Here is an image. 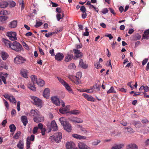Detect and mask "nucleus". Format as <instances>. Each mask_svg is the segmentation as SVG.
Masks as SVG:
<instances>
[{
	"label": "nucleus",
	"instance_id": "nucleus-29",
	"mask_svg": "<svg viewBox=\"0 0 149 149\" xmlns=\"http://www.w3.org/2000/svg\"><path fill=\"white\" fill-rule=\"evenodd\" d=\"M75 138L79 140H85L86 139V137L85 136L75 134Z\"/></svg>",
	"mask_w": 149,
	"mask_h": 149
},
{
	"label": "nucleus",
	"instance_id": "nucleus-21",
	"mask_svg": "<svg viewBox=\"0 0 149 149\" xmlns=\"http://www.w3.org/2000/svg\"><path fill=\"white\" fill-rule=\"evenodd\" d=\"M83 56V53L80 50L75 49V58H81Z\"/></svg>",
	"mask_w": 149,
	"mask_h": 149
},
{
	"label": "nucleus",
	"instance_id": "nucleus-38",
	"mask_svg": "<svg viewBox=\"0 0 149 149\" xmlns=\"http://www.w3.org/2000/svg\"><path fill=\"white\" fill-rule=\"evenodd\" d=\"M28 87L31 90L33 91H35L36 90V87L32 85L31 84H29V85H28Z\"/></svg>",
	"mask_w": 149,
	"mask_h": 149
},
{
	"label": "nucleus",
	"instance_id": "nucleus-60",
	"mask_svg": "<svg viewBox=\"0 0 149 149\" xmlns=\"http://www.w3.org/2000/svg\"><path fill=\"white\" fill-rule=\"evenodd\" d=\"M4 96L6 99H8L9 100H10V98H11V96L9 95L8 94H5V95H4Z\"/></svg>",
	"mask_w": 149,
	"mask_h": 149
},
{
	"label": "nucleus",
	"instance_id": "nucleus-30",
	"mask_svg": "<svg viewBox=\"0 0 149 149\" xmlns=\"http://www.w3.org/2000/svg\"><path fill=\"white\" fill-rule=\"evenodd\" d=\"M123 146L124 145L123 144L115 145L112 147L111 149H122Z\"/></svg>",
	"mask_w": 149,
	"mask_h": 149
},
{
	"label": "nucleus",
	"instance_id": "nucleus-58",
	"mask_svg": "<svg viewBox=\"0 0 149 149\" xmlns=\"http://www.w3.org/2000/svg\"><path fill=\"white\" fill-rule=\"evenodd\" d=\"M3 101L4 102L5 106L7 108H8L9 107V106L8 102L5 99H3Z\"/></svg>",
	"mask_w": 149,
	"mask_h": 149
},
{
	"label": "nucleus",
	"instance_id": "nucleus-51",
	"mask_svg": "<svg viewBox=\"0 0 149 149\" xmlns=\"http://www.w3.org/2000/svg\"><path fill=\"white\" fill-rule=\"evenodd\" d=\"M56 17L58 21H59L62 18V15L60 13H59L56 15Z\"/></svg>",
	"mask_w": 149,
	"mask_h": 149
},
{
	"label": "nucleus",
	"instance_id": "nucleus-4",
	"mask_svg": "<svg viewBox=\"0 0 149 149\" xmlns=\"http://www.w3.org/2000/svg\"><path fill=\"white\" fill-rule=\"evenodd\" d=\"M11 46V49L19 52H20L22 49L21 45L16 41L14 42Z\"/></svg>",
	"mask_w": 149,
	"mask_h": 149
},
{
	"label": "nucleus",
	"instance_id": "nucleus-24",
	"mask_svg": "<svg viewBox=\"0 0 149 149\" xmlns=\"http://www.w3.org/2000/svg\"><path fill=\"white\" fill-rule=\"evenodd\" d=\"M9 3L6 1H3L0 2V8H5L8 6Z\"/></svg>",
	"mask_w": 149,
	"mask_h": 149
},
{
	"label": "nucleus",
	"instance_id": "nucleus-25",
	"mask_svg": "<svg viewBox=\"0 0 149 149\" xmlns=\"http://www.w3.org/2000/svg\"><path fill=\"white\" fill-rule=\"evenodd\" d=\"M79 65L84 69L87 68L88 67V65L84 64L82 59H80L79 60Z\"/></svg>",
	"mask_w": 149,
	"mask_h": 149
},
{
	"label": "nucleus",
	"instance_id": "nucleus-32",
	"mask_svg": "<svg viewBox=\"0 0 149 149\" xmlns=\"http://www.w3.org/2000/svg\"><path fill=\"white\" fill-rule=\"evenodd\" d=\"M27 71L24 70L21 72V74L24 77L26 78H27Z\"/></svg>",
	"mask_w": 149,
	"mask_h": 149
},
{
	"label": "nucleus",
	"instance_id": "nucleus-62",
	"mask_svg": "<svg viewBox=\"0 0 149 149\" xmlns=\"http://www.w3.org/2000/svg\"><path fill=\"white\" fill-rule=\"evenodd\" d=\"M80 10L82 12H85L86 9L84 6H82L80 8Z\"/></svg>",
	"mask_w": 149,
	"mask_h": 149
},
{
	"label": "nucleus",
	"instance_id": "nucleus-39",
	"mask_svg": "<svg viewBox=\"0 0 149 149\" xmlns=\"http://www.w3.org/2000/svg\"><path fill=\"white\" fill-rule=\"evenodd\" d=\"M21 132L20 131H18L15 135L13 137L16 139H17L19 138V136L21 135Z\"/></svg>",
	"mask_w": 149,
	"mask_h": 149
},
{
	"label": "nucleus",
	"instance_id": "nucleus-2",
	"mask_svg": "<svg viewBox=\"0 0 149 149\" xmlns=\"http://www.w3.org/2000/svg\"><path fill=\"white\" fill-rule=\"evenodd\" d=\"M31 78L33 84H37L38 86L42 87L45 84V81L40 78L38 79L35 75H32Z\"/></svg>",
	"mask_w": 149,
	"mask_h": 149
},
{
	"label": "nucleus",
	"instance_id": "nucleus-49",
	"mask_svg": "<svg viewBox=\"0 0 149 149\" xmlns=\"http://www.w3.org/2000/svg\"><path fill=\"white\" fill-rule=\"evenodd\" d=\"M9 100L10 102H13L14 103H16V102L15 98L13 96H11V98H10V100Z\"/></svg>",
	"mask_w": 149,
	"mask_h": 149
},
{
	"label": "nucleus",
	"instance_id": "nucleus-40",
	"mask_svg": "<svg viewBox=\"0 0 149 149\" xmlns=\"http://www.w3.org/2000/svg\"><path fill=\"white\" fill-rule=\"evenodd\" d=\"M83 122V120L80 118L75 117V123H81Z\"/></svg>",
	"mask_w": 149,
	"mask_h": 149
},
{
	"label": "nucleus",
	"instance_id": "nucleus-52",
	"mask_svg": "<svg viewBox=\"0 0 149 149\" xmlns=\"http://www.w3.org/2000/svg\"><path fill=\"white\" fill-rule=\"evenodd\" d=\"M90 90H92L91 89H88L87 90H82V91H80V92H86L88 93H90L92 92Z\"/></svg>",
	"mask_w": 149,
	"mask_h": 149
},
{
	"label": "nucleus",
	"instance_id": "nucleus-3",
	"mask_svg": "<svg viewBox=\"0 0 149 149\" xmlns=\"http://www.w3.org/2000/svg\"><path fill=\"white\" fill-rule=\"evenodd\" d=\"M59 120L64 130L68 132H70L71 130L70 125L65 120V118L63 117H61L59 118Z\"/></svg>",
	"mask_w": 149,
	"mask_h": 149
},
{
	"label": "nucleus",
	"instance_id": "nucleus-56",
	"mask_svg": "<svg viewBox=\"0 0 149 149\" xmlns=\"http://www.w3.org/2000/svg\"><path fill=\"white\" fill-rule=\"evenodd\" d=\"M106 65L107 66H110L111 67V69H112V66L111 64V60H110L107 61L106 63Z\"/></svg>",
	"mask_w": 149,
	"mask_h": 149
},
{
	"label": "nucleus",
	"instance_id": "nucleus-27",
	"mask_svg": "<svg viewBox=\"0 0 149 149\" xmlns=\"http://www.w3.org/2000/svg\"><path fill=\"white\" fill-rule=\"evenodd\" d=\"M1 54L3 60H6L8 57V54L5 52H1Z\"/></svg>",
	"mask_w": 149,
	"mask_h": 149
},
{
	"label": "nucleus",
	"instance_id": "nucleus-57",
	"mask_svg": "<svg viewBox=\"0 0 149 149\" xmlns=\"http://www.w3.org/2000/svg\"><path fill=\"white\" fill-rule=\"evenodd\" d=\"M132 81L128 82L127 84V85L129 86L131 88L132 90H133L134 88L133 86H132Z\"/></svg>",
	"mask_w": 149,
	"mask_h": 149
},
{
	"label": "nucleus",
	"instance_id": "nucleus-7",
	"mask_svg": "<svg viewBox=\"0 0 149 149\" xmlns=\"http://www.w3.org/2000/svg\"><path fill=\"white\" fill-rule=\"evenodd\" d=\"M6 36L8 37L9 39L12 41H15L17 40V33L15 32H8Z\"/></svg>",
	"mask_w": 149,
	"mask_h": 149
},
{
	"label": "nucleus",
	"instance_id": "nucleus-18",
	"mask_svg": "<svg viewBox=\"0 0 149 149\" xmlns=\"http://www.w3.org/2000/svg\"><path fill=\"white\" fill-rule=\"evenodd\" d=\"M8 75V74L6 73H3L2 72H0V78H1L5 84H6L7 83L6 78L7 77Z\"/></svg>",
	"mask_w": 149,
	"mask_h": 149
},
{
	"label": "nucleus",
	"instance_id": "nucleus-1",
	"mask_svg": "<svg viewBox=\"0 0 149 149\" xmlns=\"http://www.w3.org/2000/svg\"><path fill=\"white\" fill-rule=\"evenodd\" d=\"M30 115L34 117L33 120L35 122H42L44 120V118L41 116L40 112L37 109H31Z\"/></svg>",
	"mask_w": 149,
	"mask_h": 149
},
{
	"label": "nucleus",
	"instance_id": "nucleus-53",
	"mask_svg": "<svg viewBox=\"0 0 149 149\" xmlns=\"http://www.w3.org/2000/svg\"><path fill=\"white\" fill-rule=\"evenodd\" d=\"M143 39H148L149 38V35L148 34H145L144 33L143 35Z\"/></svg>",
	"mask_w": 149,
	"mask_h": 149
},
{
	"label": "nucleus",
	"instance_id": "nucleus-5",
	"mask_svg": "<svg viewBox=\"0 0 149 149\" xmlns=\"http://www.w3.org/2000/svg\"><path fill=\"white\" fill-rule=\"evenodd\" d=\"M31 98L34 101V104L38 107L41 108L42 107V101L38 98L34 96H31Z\"/></svg>",
	"mask_w": 149,
	"mask_h": 149
},
{
	"label": "nucleus",
	"instance_id": "nucleus-43",
	"mask_svg": "<svg viewBox=\"0 0 149 149\" xmlns=\"http://www.w3.org/2000/svg\"><path fill=\"white\" fill-rule=\"evenodd\" d=\"M115 92L114 89L113 87H111L110 89L107 91V93H114Z\"/></svg>",
	"mask_w": 149,
	"mask_h": 149
},
{
	"label": "nucleus",
	"instance_id": "nucleus-33",
	"mask_svg": "<svg viewBox=\"0 0 149 149\" xmlns=\"http://www.w3.org/2000/svg\"><path fill=\"white\" fill-rule=\"evenodd\" d=\"M134 125L137 128H139L142 126L141 122L139 121H135L134 122Z\"/></svg>",
	"mask_w": 149,
	"mask_h": 149
},
{
	"label": "nucleus",
	"instance_id": "nucleus-37",
	"mask_svg": "<svg viewBox=\"0 0 149 149\" xmlns=\"http://www.w3.org/2000/svg\"><path fill=\"white\" fill-rule=\"evenodd\" d=\"M125 129L127 130V132L130 133H133L134 132L133 129L130 127H125Z\"/></svg>",
	"mask_w": 149,
	"mask_h": 149
},
{
	"label": "nucleus",
	"instance_id": "nucleus-36",
	"mask_svg": "<svg viewBox=\"0 0 149 149\" xmlns=\"http://www.w3.org/2000/svg\"><path fill=\"white\" fill-rule=\"evenodd\" d=\"M29 137H27L26 139V149H29L30 147L31 142L29 141Z\"/></svg>",
	"mask_w": 149,
	"mask_h": 149
},
{
	"label": "nucleus",
	"instance_id": "nucleus-26",
	"mask_svg": "<svg viewBox=\"0 0 149 149\" xmlns=\"http://www.w3.org/2000/svg\"><path fill=\"white\" fill-rule=\"evenodd\" d=\"M21 120L24 125L26 126L28 123V119L26 116H23L21 117Z\"/></svg>",
	"mask_w": 149,
	"mask_h": 149
},
{
	"label": "nucleus",
	"instance_id": "nucleus-42",
	"mask_svg": "<svg viewBox=\"0 0 149 149\" xmlns=\"http://www.w3.org/2000/svg\"><path fill=\"white\" fill-rule=\"evenodd\" d=\"M100 142V140H97L94 141L92 142V145L93 146H97Z\"/></svg>",
	"mask_w": 149,
	"mask_h": 149
},
{
	"label": "nucleus",
	"instance_id": "nucleus-17",
	"mask_svg": "<svg viewBox=\"0 0 149 149\" xmlns=\"http://www.w3.org/2000/svg\"><path fill=\"white\" fill-rule=\"evenodd\" d=\"M82 95L85 98L91 102H95V99L90 95H89L87 94H82Z\"/></svg>",
	"mask_w": 149,
	"mask_h": 149
},
{
	"label": "nucleus",
	"instance_id": "nucleus-22",
	"mask_svg": "<svg viewBox=\"0 0 149 149\" xmlns=\"http://www.w3.org/2000/svg\"><path fill=\"white\" fill-rule=\"evenodd\" d=\"M17 148L19 149H24V142L22 140H20L17 145Z\"/></svg>",
	"mask_w": 149,
	"mask_h": 149
},
{
	"label": "nucleus",
	"instance_id": "nucleus-28",
	"mask_svg": "<svg viewBox=\"0 0 149 149\" xmlns=\"http://www.w3.org/2000/svg\"><path fill=\"white\" fill-rule=\"evenodd\" d=\"M139 90L140 91L144 90L145 92H148L149 91L148 87L146 86H145L144 85H143L140 87L139 88Z\"/></svg>",
	"mask_w": 149,
	"mask_h": 149
},
{
	"label": "nucleus",
	"instance_id": "nucleus-41",
	"mask_svg": "<svg viewBox=\"0 0 149 149\" xmlns=\"http://www.w3.org/2000/svg\"><path fill=\"white\" fill-rule=\"evenodd\" d=\"M95 66L97 68H102L101 65L100 64L99 62H96L95 63Z\"/></svg>",
	"mask_w": 149,
	"mask_h": 149
},
{
	"label": "nucleus",
	"instance_id": "nucleus-15",
	"mask_svg": "<svg viewBox=\"0 0 149 149\" xmlns=\"http://www.w3.org/2000/svg\"><path fill=\"white\" fill-rule=\"evenodd\" d=\"M74 143L72 141L67 142L65 145L66 149H74Z\"/></svg>",
	"mask_w": 149,
	"mask_h": 149
},
{
	"label": "nucleus",
	"instance_id": "nucleus-63",
	"mask_svg": "<svg viewBox=\"0 0 149 149\" xmlns=\"http://www.w3.org/2000/svg\"><path fill=\"white\" fill-rule=\"evenodd\" d=\"M74 63H71L68 66V68L70 69H72L74 68Z\"/></svg>",
	"mask_w": 149,
	"mask_h": 149
},
{
	"label": "nucleus",
	"instance_id": "nucleus-45",
	"mask_svg": "<svg viewBox=\"0 0 149 149\" xmlns=\"http://www.w3.org/2000/svg\"><path fill=\"white\" fill-rule=\"evenodd\" d=\"M42 24V23L41 22H37L36 23V25H35V27L37 28L40 26Z\"/></svg>",
	"mask_w": 149,
	"mask_h": 149
},
{
	"label": "nucleus",
	"instance_id": "nucleus-14",
	"mask_svg": "<svg viewBox=\"0 0 149 149\" xmlns=\"http://www.w3.org/2000/svg\"><path fill=\"white\" fill-rule=\"evenodd\" d=\"M72 52L71 51L68 53L67 56L65 57V61L66 62H68L71 61L73 57V55L72 54Z\"/></svg>",
	"mask_w": 149,
	"mask_h": 149
},
{
	"label": "nucleus",
	"instance_id": "nucleus-19",
	"mask_svg": "<svg viewBox=\"0 0 149 149\" xmlns=\"http://www.w3.org/2000/svg\"><path fill=\"white\" fill-rule=\"evenodd\" d=\"M64 57L63 54L61 53H58L55 55V59L58 61L62 60Z\"/></svg>",
	"mask_w": 149,
	"mask_h": 149
},
{
	"label": "nucleus",
	"instance_id": "nucleus-35",
	"mask_svg": "<svg viewBox=\"0 0 149 149\" xmlns=\"http://www.w3.org/2000/svg\"><path fill=\"white\" fill-rule=\"evenodd\" d=\"M8 14V12L6 10H2L0 11V14L1 15H6Z\"/></svg>",
	"mask_w": 149,
	"mask_h": 149
},
{
	"label": "nucleus",
	"instance_id": "nucleus-10",
	"mask_svg": "<svg viewBox=\"0 0 149 149\" xmlns=\"http://www.w3.org/2000/svg\"><path fill=\"white\" fill-rule=\"evenodd\" d=\"M47 126L50 129V130L51 129H52L53 131H55L58 130V127L55 121L54 120L51 122L50 125H49V123H48Z\"/></svg>",
	"mask_w": 149,
	"mask_h": 149
},
{
	"label": "nucleus",
	"instance_id": "nucleus-16",
	"mask_svg": "<svg viewBox=\"0 0 149 149\" xmlns=\"http://www.w3.org/2000/svg\"><path fill=\"white\" fill-rule=\"evenodd\" d=\"M5 46L7 47L10 48L12 43L9 40L3 38L1 40Z\"/></svg>",
	"mask_w": 149,
	"mask_h": 149
},
{
	"label": "nucleus",
	"instance_id": "nucleus-34",
	"mask_svg": "<svg viewBox=\"0 0 149 149\" xmlns=\"http://www.w3.org/2000/svg\"><path fill=\"white\" fill-rule=\"evenodd\" d=\"M141 36L139 34H136L133 36L132 39L134 40H139L141 38Z\"/></svg>",
	"mask_w": 149,
	"mask_h": 149
},
{
	"label": "nucleus",
	"instance_id": "nucleus-64",
	"mask_svg": "<svg viewBox=\"0 0 149 149\" xmlns=\"http://www.w3.org/2000/svg\"><path fill=\"white\" fill-rule=\"evenodd\" d=\"M148 58L145 59L142 61V65H145L147 63V62H148Z\"/></svg>",
	"mask_w": 149,
	"mask_h": 149
},
{
	"label": "nucleus",
	"instance_id": "nucleus-13",
	"mask_svg": "<svg viewBox=\"0 0 149 149\" xmlns=\"http://www.w3.org/2000/svg\"><path fill=\"white\" fill-rule=\"evenodd\" d=\"M59 112L60 113L62 114H65L66 113H68L70 115L72 114H74V110H73L72 111H70L69 112L67 111V108H61L59 110Z\"/></svg>",
	"mask_w": 149,
	"mask_h": 149
},
{
	"label": "nucleus",
	"instance_id": "nucleus-6",
	"mask_svg": "<svg viewBox=\"0 0 149 149\" xmlns=\"http://www.w3.org/2000/svg\"><path fill=\"white\" fill-rule=\"evenodd\" d=\"M26 61V58L22 56H17L14 59V62L17 64H22L24 63Z\"/></svg>",
	"mask_w": 149,
	"mask_h": 149
},
{
	"label": "nucleus",
	"instance_id": "nucleus-11",
	"mask_svg": "<svg viewBox=\"0 0 149 149\" xmlns=\"http://www.w3.org/2000/svg\"><path fill=\"white\" fill-rule=\"evenodd\" d=\"M55 141L57 143L61 142L62 138V134L61 132H58L55 134Z\"/></svg>",
	"mask_w": 149,
	"mask_h": 149
},
{
	"label": "nucleus",
	"instance_id": "nucleus-61",
	"mask_svg": "<svg viewBox=\"0 0 149 149\" xmlns=\"http://www.w3.org/2000/svg\"><path fill=\"white\" fill-rule=\"evenodd\" d=\"M7 123V121H6V119L3 120L2 122L1 123L3 127H5L6 124Z\"/></svg>",
	"mask_w": 149,
	"mask_h": 149
},
{
	"label": "nucleus",
	"instance_id": "nucleus-23",
	"mask_svg": "<svg viewBox=\"0 0 149 149\" xmlns=\"http://www.w3.org/2000/svg\"><path fill=\"white\" fill-rule=\"evenodd\" d=\"M17 21L14 20L10 23L9 26L11 28H15L17 26Z\"/></svg>",
	"mask_w": 149,
	"mask_h": 149
},
{
	"label": "nucleus",
	"instance_id": "nucleus-31",
	"mask_svg": "<svg viewBox=\"0 0 149 149\" xmlns=\"http://www.w3.org/2000/svg\"><path fill=\"white\" fill-rule=\"evenodd\" d=\"M9 128L10 129V132H14L16 129V127L14 124L10 125L9 126Z\"/></svg>",
	"mask_w": 149,
	"mask_h": 149
},
{
	"label": "nucleus",
	"instance_id": "nucleus-20",
	"mask_svg": "<svg viewBox=\"0 0 149 149\" xmlns=\"http://www.w3.org/2000/svg\"><path fill=\"white\" fill-rule=\"evenodd\" d=\"M126 149H138V146L135 143H131L127 146Z\"/></svg>",
	"mask_w": 149,
	"mask_h": 149
},
{
	"label": "nucleus",
	"instance_id": "nucleus-44",
	"mask_svg": "<svg viewBox=\"0 0 149 149\" xmlns=\"http://www.w3.org/2000/svg\"><path fill=\"white\" fill-rule=\"evenodd\" d=\"M16 5L15 3L13 1H11L10 3V7H13Z\"/></svg>",
	"mask_w": 149,
	"mask_h": 149
},
{
	"label": "nucleus",
	"instance_id": "nucleus-59",
	"mask_svg": "<svg viewBox=\"0 0 149 149\" xmlns=\"http://www.w3.org/2000/svg\"><path fill=\"white\" fill-rule=\"evenodd\" d=\"M108 12V10L107 8H105L103 9L102 11V13L103 14H106Z\"/></svg>",
	"mask_w": 149,
	"mask_h": 149
},
{
	"label": "nucleus",
	"instance_id": "nucleus-50",
	"mask_svg": "<svg viewBox=\"0 0 149 149\" xmlns=\"http://www.w3.org/2000/svg\"><path fill=\"white\" fill-rule=\"evenodd\" d=\"M68 78L71 81L74 82V76L72 75H70L68 76Z\"/></svg>",
	"mask_w": 149,
	"mask_h": 149
},
{
	"label": "nucleus",
	"instance_id": "nucleus-54",
	"mask_svg": "<svg viewBox=\"0 0 149 149\" xmlns=\"http://www.w3.org/2000/svg\"><path fill=\"white\" fill-rule=\"evenodd\" d=\"M29 137V141H34V140L35 137L34 135L32 134L31 135L30 137Z\"/></svg>",
	"mask_w": 149,
	"mask_h": 149
},
{
	"label": "nucleus",
	"instance_id": "nucleus-12",
	"mask_svg": "<svg viewBox=\"0 0 149 149\" xmlns=\"http://www.w3.org/2000/svg\"><path fill=\"white\" fill-rule=\"evenodd\" d=\"M82 77V73L79 72L76 73L75 76L77 81H75V84H78L81 83V79Z\"/></svg>",
	"mask_w": 149,
	"mask_h": 149
},
{
	"label": "nucleus",
	"instance_id": "nucleus-47",
	"mask_svg": "<svg viewBox=\"0 0 149 149\" xmlns=\"http://www.w3.org/2000/svg\"><path fill=\"white\" fill-rule=\"evenodd\" d=\"M50 92V89L48 88H47L44 89L43 93H49Z\"/></svg>",
	"mask_w": 149,
	"mask_h": 149
},
{
	"label": "nucleus",
	"instance_id": "nucleus-46",
	"mask_svg": "<svg viewBox=\"0 0 149 149\" xmlns=\"http://www.w3.org/2000/svg\"><path fill=\"white\" fill-rule=\"evenodd\" d=\"M38 127L36 126L34 127L33 129V134H35L36 133L38 132Z\"/></svg>",
	"mask_w": 149,
	"mask_h": 149
},
{
	"label": "nucleus",
	"instance_id": "nucleus-9",
	"mask_svg": "<svg viewBox=\"0 0 149 149\" xmlns=\"http://www.w3.org/2000/svg\"><path fill=\"white\" fill-rule=\"evenodd\" d=\"M57 78L59 82L64 86L67 90L69 91H70V87L66 82L63 79L61 78L60 77H58Z\"/></svg>",
	"mask_w": 149,
	"mask_h": 149
},
{
	"label": "nucleus",
	"instance_id": "nucleus-55",
	"mask_svg": "<svg viewBox=\"0 0 149 149\" xmlns=\"http://www.w3.org/2000/svg\"><path fill=\"white\" fill-rule=\"evenodd\" d=\"M82 13V14L81 15V17L83 19H85V18L86 16H87V14L85 12H83Z\"/></svg>",
	"mask_w": 149,
	"mask_h": 149
},
{
	"label": "nucleus",
	"instance_id": "nucleus-8",
	"mask_svg": "<svg viewBox=\"0 0 149 149\" xmlns=\"http://www.w3.org/2000/svg\"><path fill=\"white\" fill-rule=\"evenodd\" d=\"M51 100L53 103L56 106H58L60 105L61 102L56 96H52L51 97Z\"/></svg>",
	"mask_w": 149,
	"mask_h": 149
},
{
	"label": "nucleus",
	"instance_id": "nucleus-48",
	"mask_svg": "<svg viewBox=\"0 0 149 149\" xmlns=\"http://www.w3.org/2000/svg\"><path fill=\"white\" fill-rule=\"evenodd\" d=\"M112 134H115V136H118L120 135L121 134L120 132H117V131H113L112 132H111Z\"/></svg>",
	"mask_w": 149,
	"mask_h": 149
}]
</instances>
